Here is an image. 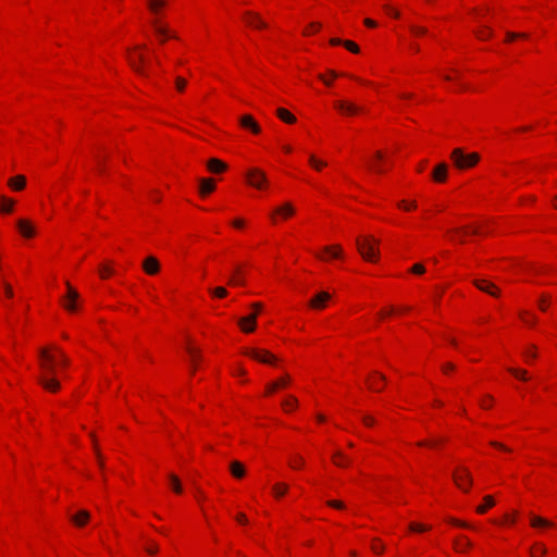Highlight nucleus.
I'll return each instance as SVG.
<instances>
[{"instance_id":"680f3d73","label":"nucleus","mask_w":557,"mask_h":557,"mask_svg":"<svg viewBox=\"0 0 557 557\" xmlns=\"http://www.w3.org/2000/svg\"><path fill=\"white\" fill-rule=\"evenodd\" d=\"M416 206H417V205H416V202H414V201H413V202H411V203H408V206L406 205V202H405V201H401V202L399 203V207L404 208L405 210H409V209L416 208Z\"/></svg>"},{"instance_id":"4be33fe9","label":"nucleus","mask_w":557,"mask_h":557,"mask_svg":"<svg viewBox=\"0 0 557 557\" xmlns=\"http://www.w3.org/2000/svg\"><path fill=\"white\" fill-rule=\"evenodd\" d=\"M215 188L214 181L212 178H201L199 181V193L206 196L212 193Z\"/></svg>"},{"instance_id":"f3484780","label":"nucleus","mask_w":557,"mask_h":557,"mask_svg":"<svg viewBox=\"0 0 557 557\" xmlns=\"http://www.w3.org/2000/svg\"><path fill=\"white\" fill-rule=\"evenodd\" d=\"M530 524L536 529L552 528L554 525L552 521L535 515H531Z\"/></svg>"},{"instance_id":"f704fd0d","label":"nucleus","mask_w":557,"mask_h":557,"mask_svg":"<svg viewBox=\"0 0 557 557\" xmlns=\"http://www.w3.org/2000/svg\"><path fill=\"white\" fill-rule=\"evenodd\" d=\"M67 287V294L64 299L76 301L79 298V294L70 285V283H66Z\"/></svg>"},{"instance_id":"4d7b16f0","label":"nucleus","mask_w":557,"mask_h":557,"mask_svg":"<svg viewBox=\"0 0 557 557\" xmlns=\"http://www.w3.org/2000/svg\"><path fill=\"white\" fill-rule=\"evenodd\" d=\"M362 421L368 426H372L375 422L374 418L368 414L362 417Z\"/></svg>"},{"instance_id":"6e6552de","label":"nucleus","mask_w":557,"mask_h":557,"mask_svg":"<svg viewBox=\"0 0 557 557\" xmlns=\"http://www.w3.org/2000/svg\"><path fill=\"white\" fill-rule=\"evenodd\" d=\"M247 180L251 186L257 188H261L262 184L267 182L265 174L258 169H251L247 173Z\"/></svg>"},{"instance_id":"052dcab7","label":"nucleus","mask_w":557,"mask_h":557,"mask_svg":"<svg viewBox=\"0 0 557 557\" xmlns=\"http://www.w3.org/2000/svg\"><path fill=\"white\" fill-rule=\"evenodd\" d=\"M385 10L388 14H391L394 17H399V12L391 8L389 5H385Z\"/></svg>"},{"instance_id":"e433bc0d","label":"nucleus","mask_w":557,"mask_h":557,"mask_svg":"<svg viewBox=\"0 0 557 557\" xmlns=\"http://www.w3.org/2000/svg\"><path fill=\"white\" fill-rule=\"evenodd\" d=\"M324 251L333 258H338L342 255V249L339 246L325 247Z\"/></svg>"},{"instance_id":"a19ab883","label":"nucleus","mask_w":557,"mask_h":557,"mask_svg":"<svg viewBox=\"0 0 557 557\" xmlns=\"http://www.w3.org/2000/svg\"><path fill=\"white\" fill-rule=\"evenodd\" d=\"M187 85V81L183 77H176L175 79V87L178 91H184L185 87Z\"/></svg>"},{"instance_id":"f8f14e48","label":"nucleus","mask_w":557,"mask_h":557,"mask_svg":"<svg viewBox=\"0 0 557 557\" xmlns=\"http://www.w3.org/2000/svg\"><path fill=\"white\" fill-rule=\"evenodd\" d=\"M144 271L149 275H154L160 270V263L156 257L149 256L143 262Z\"/></svg>"},{"instance_id":"7ed1b4c3","label":"nucleus","mask_w":557,"mask_h":557,"mask_svg":"<svg viewBox=\"0 0 557 557\" xmlns=\"http://www.w3.org/2000/svg\"><path fill=\"white\" fill-rule=\"evenodd\" d=\"M450 159L458 170H467L479 162L480 156L476 152L466 154L461 148H455L451 151Z\"/></svg>"},{"instance_id":"473e14b6","label":"nucleus","mask_w":557,"mask_h":557,"mask_svg":"<svg viewBox=\"0 0 557 557\" xmlns=\"http://www.w3.org/2000/svg\"><path fill=\"white\" fill-rule=\"evenodd\" d=\"M495 505V502L491 495H486L484 497V503L482 506H479L476 508V511L479 513H484L488 508L493 507Z\"/></svg>"},{"instance_id":"5701e85b","label":"nucleus","mask_w":557,"mask_h":557,"mask_svg":"<svg viewBox=\"0 0 557 557\" xmlns=\"http://www.w3.org/2000/svg\"><path fill=\"white\" fill-rule=\"evenodd\" d=\"M289 382H290V377H289V375L286 374V375L282 376L281 379H278L277 381L269 384L267 386V393L270 394L281 387H285L287 384H289Z\"/></svg>"},{"instance_id":"6e6d98bb","label":"nucleus","mask_w":557,"mask_h":557,"mask_svg":"<svg viewBox=\"0 0 557 557\" xmlns=\"http://www.w3.org/2000/svg\"><path fill=\"white\" fill-rule=\"evenodd\" d=\"M547 302H548V298L546 296H542L540 301H539V306H540V309L545 311L546 308H547Z\"/></svg>"},{"instance_id":"2f4dec72","label":"nucleus","mask_w":557,"mask_h":557,"mask_svg":"<svg viewBox=\"0 0 557 557\" xmlns=\"http://www.w3.org/2000/svg\"><path fill=\"white\" fill-rule=\"evenodd\" d=\"M333 461L338 467H346L349 465V460L344 456L342 451H336L333 456Z\"/></svg>"},{"instance_id":"f03ea898","label":"nucleus","mask_w":557,"mask_h":557,"mask_svg":"<svg viewBox=\"0 0 557 557\" xmlns=\"http://www.w3.org/2000/svg\"><path fill=\"white\" fill-rule=\"evenodd\" d=\"M356 246L366 261L375 262L379 257V240L372 236L358 237Z\"/></svg>"},{"instance_id":"aec40b11","label":"nucleus","mask_w":557,"mask_h":557,"mask_svg":"<svg viewBox=\"0 0 557 557\" xmlns=\"http://www.w3.org/2000/svg\"><path fill=\"white\" fill-rule=\"evenodd\" d=\"M89 512L85 509H82L76 515L71 516V520L75 525L84 527L89 520Z\"/></svg>"},{"instance_id":"b1692460","label":"nucleus","mask_w":557,"mask_h":557,"mask_svg":"<svg viewBox=\"0 0 557 557\" xmlns=\"http://www.w3.org/2000/svg\"><path fill=\"white\" fill-rule=\"evenodd\" d=\"M230 471L236 479H242L246 473L244 465L237 460L230 463Z\"/></svg>"},{"instance_id":"a18cd8bd","label":"nucleus","mask_w":557,"mask_h":557,"mask_svg":"<svg viewBox=\"0 0 557 557\" xmlns=\"http://www.w3.org/2000/svg\"><path fill=\"white\" fill-rule=\"evenodd\" d=\"M527 37H528V35L524 34V33H511V32L507 33V40L508 41H511L515 38H527Z\"/></svg>"},{"instance_id":"393cba45","label":"nucleus","mask_w":557,"mask_h":557,"mask_svg":"<svg viewBox=\"0 0 557 557\" xmlns=\"http://www.w3.org/2000/svg\"><path fill=\"white\" fill-rule=\"evenodd\" d=\"M186 350L190 357L191 372H194L196 369L197 362L201 359L200 350L195 347H191V346H188L186 348Z\"/></svg>"},{"instance_id":"20e7f679","label":"nucleus","mask_w":557,"mask_h":557,"mask_svg":"<svg viewBox=\"0 0 557 557\" xmlns=\"http://www.w3.org/2000/svg\"><path fill=\"white\" fill-rule=\"evenodd\" d=\"M251 307L255 311H252L251 314L238 320V324L245 333H252L255 331L257 324V314L262 309V304L253 302Z\"/></svg>"},{"instance_id":"39448f33","label":"nucleus","mask_w":557,"mask_h":557,"mask_svg":"<svg viewBox=\"0 0 557 557\" xmlns=\"http://www.w3.org/2000/svg\"><path fill=\"white\" fill-rule=\"evenodd\" d=\"M127 61L129 66L140 76L148 77V72L145 69L146 59L140 52L135 53L127 51Z\"/></svg>"},{"instance_id":"a211bd4d","label":"nucleus","mask_w":557,"mask_h":557,"mask_svg":"<svg viewBox=\"0 0 557 557\" xmlns=\"http://www.w3.org/2000/svg\"><path fill=\"white\" fill-rule=\"evenodd\" d=\"M207 168L212 173H221L226 170L227 165L223 161L212 158L208 160Z\"/></svg>"},{"instance_id":"0eeeda50","label":"nucleus","mask_w":557,"mask_h":557,"mask_svg":"<svg viewBox=\"0 0 557 557\" xmlns=\"http://www.w3.org/2000/svg\"><path fill=\"white\" fill-rule=\"evenodd\" d=\"M244 354L263 363L271 364L275 360V357L267 350L251 348L246 349Z\"/></svg>"},{"instance_id":"e2e57ef3","label":"nucleus","mask_w":557,"mask_h":557,"mask_svg":"<svg viewBox=\"0 0 557 557\" xmlns=\"http://www.w3.org/2000/svg\"><path fill=\"white\" fill-rule=\"evenodd\" d=\"M54 349L60 352V358H61L60 362H61V364L62 366H67L69 364L67 357L64 356L59 349H57V348H54Z\"/></svg>"},{"instance_id":"0e129e2a","label":"nucleus","mask_w":557,"mask_h":557,"mask_svg":"<svg viewBox=\"0 0 557 557\" xmlns=\"http://www.w3.org/2000/svg\"><path fill=\"white\" fill-rule=\"evenodd\" d=\"M449 522L455 524V525H458V527H463V528H468L469 527L466 522H462V521H459V520H456V519H450Z\"/></svg>"},{"instance_id":"864d4df0","label":"nucleus","mask_w":557,"mask_h":557,"mask_svg":"<svg viewBox=\"0 0 557 557\" xmlns=\"http://www.w3.org/2000/svg\"><path fill=\"white\" fill-rule=\"evenodd\" d=\"M304 465V459L300 456H296L294 461H290L292 468H298Z\"/></svg>"},{"instance_id":"7c9ffc66","label":"nucleus","mask_w":557,"mask_h":557,"mask_svg":"<svg viewBox=\"0 0 557 557\" xmlns=\"http://www.w3.org/2000/svg\"><path fill=\"white\" fill-rule=\"evenodd\" d=\"M169 480H170L173 491L177 494H181L183 492V487H182V483H181L180 479L175 474L170 473Z\"/></svg>"},{"instance_id":"9b49d317","label":"nucleus","mask_w":557,"mask_h":557,"mask_svg":"<svg viewBox=\"0 0 557 557\" xmlns=\"http://www.w3.org/2000/svg\"><path fill=\"white\" fill-rule=\"evenodd\" d=\"M473 284L482 292L487 293L492 296H498L499 289L496 285H494L492 282H488L486 280H474Z\"/></svg>"},{"instance_id":"dca6fc26","label":"nucleus","mask_w":557,"mask_h":557,"mask_svg":"<svg viewBox=\"0 0 557 557\" xmlns=\"http://www.w3.org/2000/svg\"><path fill=\"white\" fill-rule=\"evenodd\" d=\"M16 225L24 237L30 238L35 235V230L29 221L21 219L16 222Z\"/></svg>"},{"instance_id":"a878e982","label":"nucleus","mask_w":557,"mask_h":557,"mask_svg":"<svg viewBox=\"0 0 557 557\" xmlns=\"http://www.w3.org/2000/svg\"><path fill=\"white\" fill-rule=\"evenodd\" d=\"M230 285H244L245 281L243 277V271L239 267H236L234 270V274L228 280Z\"/></svg>"},{"instance_id":"2eb2a0df","label":"nucleus","mask_w":557,"mask_h":557,"mask_svg":"<svg viewBox=\"0 0 557 557\" xmlns=\"http://www.w3.org/2000/svg\"><path fill=\"white\" fill-rule=\"evenodd\" d=\"M239 123L243 127L250 129L255 134H258L261 131L258 123L249 114L243 115L239 120Z\"/></svg>"},{"instance_id":"9d476101","label":"nucleus","mask_w":557,"mask_h":557,"mask_svg":"<svg viewBox=\"0 0 557 557\" xmlns=\"http://www.w3.org/2000/svg\"><path fill=\"white\" fill-rule=\"evenodd\" d=\"M152 26L156 34L160 37V42L163 44L166 38H176V35L171 33L166 25L161 24L158 20L152 21Z\"/></svg>"},{"instance_id":"603ef678","label":"nucleus","mask_w":557,"mask_h":557,"mask_svg":"<svg viewBox=\"0 0 557 557\" xmlns=\"http://www.w3.org/2000/svg\"><path fill=\"white\" fill-rule=\"evenodd\" d=\"M491 35H492V30L490 28H485V30L479 32L476 34V36L480 39H486V38L491 37Z\"/></svg>"},{"instance_id":"8fccbe9b","label":"nucleus","mask_w":557,"mask_h":557,"mask_svg":"<svg viewBox=\"0 0 557 557\" xmlns=\"http://www.w3.org/2000/svg\"><path fill=\"white\" fill-rule=\"evenodd\" d=\"M327 505H329L330 507L335 508V509H344V508H345L344 503H343V502H341V500H329V502H327Z\"/></svg>"},{"instance_id":"4468645a","label":"nucleus","mask_w":557,"mask_h":557,"mask_svg":"<svg viewBox=\"0 0 557 557\" xmlns=\"http://www.w3.org/2000/svg\"><path fill=\"white\" fill-rule=\"evenodd\" d=\"M331 298V295L326 292H321L317 294L310 301L309 306L314 309H323L325 307V302Z\"/></svg>"},{"instance_id":"13d9d810","label":"nucleus","mask_w":557,"mask_h":557,"mask_svg":"<svg viewBox=\"0 0 557 557\" xmlns=\"http://www.w3.org/2000/svg\"><path fill=\"white\" fill-rule=\"evenodd\" d=\"M385 10L388 14H391L394 17H399V12L391 8L389 5H385Z\"/></svg>"},{"instance_id":"09e8293b","label":"nucleus","mask_w":557,"mask_h":557,"mask_svg":"<svg viewBox=\"0 0 557 557\" xmlns=\"http://www.w3.org/2000/svg\"><path fill=\"white\" fill-rule=\"evenodd\" d=\"M409 529H410L411 531L422 532V531L428 530V529H429V527H425V525H423V524H419V523H411V524L409 525Z\"/></svg>"},{"instance_id":"423d86ee","label":"nucleus","mask_w":557,"mask_h":557,"mask_svg":"<svg viewBox=\"0 0 557 557\" xmlns=\"http://www.w3.org/2000/svg\"><path fill=\"white\" fill-rule=\"evenodd\" d=\"M453 479L456 485L465 492H468L469 486L472 484V479L467 468H459L458 471L453 473Z\"/></svg>"},{"instance_id":"de8ad7c7","label":"nucleus","mask_w":557,"mask_h":557,"mask_svg":"<svg viewBox=\"0 0 557 557\" xmlns=\"http://www.w3.org/2000/svg\"><path fill=\"white\" fill-rule=\"evenodd\" d=\"M63 306L66 310L71 311V312L76 310V301H71V300L64 299Z\"/></svg>"},{"instance_id":"cd10ccee","label":"nucleus","mask_w":557,"mask_h":557,"mask_svg":"<svg viewBox=\"0 0 557 557\" xmlns=\"http://www.w3.org/2000/svg\"><path fill=\"white\" fill-rule=\"evenodd\" d=\"M295 210L289 202L284 203L274 211L275 214H280L285 219L292 216Z\"/></svg>"},{"instance_id":"bb28decb","label":"nucleus","mask_w":557,"mask_h":557,"mask_svg":"<svg viewBox=\"0 0 557 557\" xmlns=\"http://www.w3.org/2000/svg\"><path fill=\"white\" fill-rule=\"evenodd\" d=\"M276 114L285 123L293 124V123L296 122V117L289 111H287L284 108H278L276 110Z\"/></svg>"},{"instance_id":"3c124183","label":"nucleus","mask_w":557,"mask_h":557,"mask_svg":"<svg viewBox=\"0 0 557 557\" xmlns=\"http://www.w3.org/2000/svg\"><path fill=\"white\" fill-rule=\"evenodd\" d=\"M410 30L414 35H424L426 33V29L424 27H420V26H416V25L410 26Z\"/></svg>"},{"instance_id":"c756f323","label":"nucleus","mask_w":557,"mask_h":557,"mask_svg":"<svg viewBox=\"0 0 557 557\" xmlns=\"http://www.w3.org/2000/svg\"><path fill=\"white\" fill-rule=\"evenodd\" d=\"M165 5L166 2L164 0H148V8L156 15H158L160 10Z\"/></svg>"},{"instance_id":"338daca9","label":"nucleus","mask_w":557,"mask_h":557,"mask_svg":"<svg viewBox=\"0 0 557 557\" xmlns=\"http://www.w3.org/2000/svg\"><path fill=\"white\" fill-rule=\"evenodd\" d=\"M454 369H455V366H454L453 363H450V362H447V363H445V364L443 366V371H444L445 373H447L448 371H451V370H454Z\"/></svg>"},{"instance_id":"37998d69","label":"nucleus","mask_w":557,"mask_h":557,"mask_svg":"<svg viewBox=\"0 0 557 557\" xmlns=\"http://www.w3.org/2000/svg\"><path fill=\"white\" fill-rule=\"evenodd\" d=\"M523 355L525 357V359H534L536 357V354H535V347L534 346H530L528 349H525L523 351Z\"/></svg>"},{"instance_id":"1a4fd4ad","label":"nucleus","mask_w":557,"mask_h":557,"mask_svg":"<svg viewBox=\"0 0 557 557\" xmlns=\"http://www.w3.org/2000/svg\"><path fill=\"white\" fill-rule=\"evenodd\" d=\"M335 108L343 114L354 115L362 111V108L349 101H336Z\"/></svg>"},{"instance_id":"f257e3e1","label":"nucleus","mask_w":557,"mask_h":557,"mask_svg":"<svg viewBox=\"0 0 557 557\" xmlns=\"http://www.w3.org/2000/svg\"><path fill=\"white\" fill-rule=\"evenodd\" d=\"M40 356V368L44 373L38 377L40 385L52 393L60 389V382L53 376L55 371V358L49 354L48 349L42 348L39 351Z\"/></svg>"},{"instance_id":"c85d7f7f","label":"nucleus","mask_w":557,"mask_h":557,"mask_svg":"<svg viewBox=\"0 0 557 557\" xmlns=\"http://www.w3.org/2000/svg\"><path fill=\"white\" fill-rule=\"evenodd\" d=\"M14 207V200L10 199L5 196L1 197V203H0V212L2 213H11L13 211Z\"/></svg>"},{"instance_id":"4c0bfd02","label":"nucleus","mask_w":557,"mask_h":557,"mask_svg":"<svg viewBox=\"0 0 557 557\" xmlns=\"http://www.w3.org/2000/svg\"><path fill=\"white\" fill-rule=\"evenodd\" d=\"M282 406L285 410L293 409L297 406V398L294 396H288V398L283 401Z\"/></svg>"},{"instance_id":"6ab92c4d","label":"nucleus","mask_w":557,"mask_h":557,"mask_svg":"<svg viewBox=\"0 0 557 557\" xmlns=\"http://www.w3.org/2000/svg\"><path fill=\"white\" fill-rule=\"evenodd\" d=\"M245 17L247 23L250 26L257 27V28H264L267 27V24L260 18V16L257 13L253 12H245Z\"/></svg>"},{"instance_id":"c03bdc74","label":"nucleus","mask_w":557,"mask_h":557,"mask_svg":"<svg viewBox=\"0 0 557 557\" xmlns=\"http://www.w3.org/2000/svg\"><path fill=\"white\" fill-rule=\"evenodd\" d=\"M309 162L312 166H314L317 170H320L325 165V162L317 160L313 156L309 158Z\"/></svg>"},{"instance_id":"69168bd1","label":"nucleus","mask_w":557,"mask_h":557,"mask_svg":"<svg viewBox=\"0 0 557 557\" xmlns=\"http://www.w3.org/2000/svg\"><path fill=\"white\" fill-rule=\"evenodd\" d=\"M384 547L380 544H373L372 545V550L376 554H381L383 552Z\"/></svg>"},{"instance_id":"bf43d9fd","label":"nucleus","mask_w":557,"mask_h":557,"mask_svg":"<svg viewBox=\"0 0 557 557\" xmlns=\"http://www.w3.org/2000/svg\"><path fill=\"white\" fill-rule=\"evenodd\" d=\"M385 10L388 14H391L394 17H399V12L391 8L389 5H385Z\"/></svg>"},{"instance_id":"72a5a7b5","label":"nucleus","mask_w":557,"mask_h":557,"mask_svg":"<svg viewBox=\"0 0 557 557\" xmlns=\"http://www.w3.org/2000/svg\"><path fill=\"white\" fill-rule=\"evenodd\" d=\"M288 490V485L285 483H277L273 486V492L276 497H281L284 495Z\"/></svg>"},{"instance_id":"ddd939ff","label":"nucleus","mask_w":557,"mask_h":557,"mask_svg":"<svg viewBox=\"0 0 557 557\" xmlns=\"http://www.w3.org/2000/svg\"><path fill=\"white\" fill-rule=\"evenodd\" d=\"M448 172V165L444 162L437 164L432 172V178L437 183H443L446 181Z\"/></svg>"},{"instance_id":"c9c22d12","label":"nucleus","mask_w":557,"mask_h":557,"mask_svg":"<svg viewBox=\"0 0 557 557\" xmlns=\"http://www.w3.org/2000/svg\"><path fill=\"white\" fill-rule=\"evenodd\" d=\"M508 371L512 375H515L516 377H518V379H520L522 381H528V375H527V371L525 370L509 368Z\"/></svg>"},{"instance_id":"412c9836","label":"nucleus","mask_w":557,"mask_h":557,"mask_svg":"<svg viewBox=\"0 0 557 557\" xmlns=\"http://www.w3.org/2000/svg\"><path fill=\"white\" fill-rule=\"evenodd\" d=\"M8 185L13 190H22L26 186V178L24 175H16L8 181Z\"/></svg>"},{"instance_id":"79ce46f5","label":"nucleus","mask_w":557,"mask_h":557,"mask_svg":"<svg viewBox=\"0 0 557 557\" xmlns=\"http://www.w3.org/2000/svg\"><path fill=\"white\" fill-rule=\"evenodd\" d=\"M100 276L102 278L108 277L109 275L113 274V269L109 265H101L99 270Z\"/></svg>"},{"instance_id":"58836bf2","label":"nucleus","mask_w":557,"mask_h":557,"mask_svg":"<svg viewBox=\"0 0 557 557\" xmlns=\"http://www.w3.org/2000/svg\"><path fill=\"white\" fill-rule=\"evenodd\" d=\"M210 292L215 296V297H219V298H223L227 295V290L226 288L220 286V287H215L213 289H210Z\"/></svg>"},{"instance_id":"5fc2aeb1","label":"nucleus","mask_w":557,"mask_h":557,"mask_svg":"<svg viewBox=\"0 0 557 557\" xmlns=\"http://www.w3.org/2000/svg\"><path fill=\"white\" fill-rule=\"evenodd\" d=\"M470 546H471V543H470V541H469V540H467V539H465V543H462V544H459V543L455 542V548H456L457 550H462V549H463V547H465V548H467V547H470Z\"/></svg>"},{"instance_id":"774afa93","label":"nucleus","mask_w":557,"mask_h":557,"mask_svg":"<svg viewBox=\"0 0 557 557\" xmlns=\"http://www.w3.org/2000/svg\"><path fill=\"white\" fill-rule=\"evenodd\" d=\"M4 290H5V294H7L8 297H12L13 296L12 287L9 284H4Z\"/></svg>"},{"instance_id":"ea45409f","label":"nucleus","mask_w":557,"mask_h":557,"mask_svg":"<svg viewBox=\"0 0 557 557\" xmlns=\"http://www.w3.org/2000/svg\"><path fill=\"white\" fill-rule=\"evenodd\" d=\"M344 47L346 49H348L349 51H351L352 53H358L359 52V47L354 42V41H350V40H345L343 42Z\"/></svg>"},{"instance_id":"49530a36","label":"nucleus","mask_w":557,"mask_h":557,"mask_svg":"<svg viewBox=\"0 0 557 557\" xmlns=\"http://www.w3.org/2000/svg\"><path fill=\"white\" fill-rule=\"evenodd\" d=\"M410 271L414 274H422L425 272V268L421 263H416Z\"/></svg>"}]
</instances>
